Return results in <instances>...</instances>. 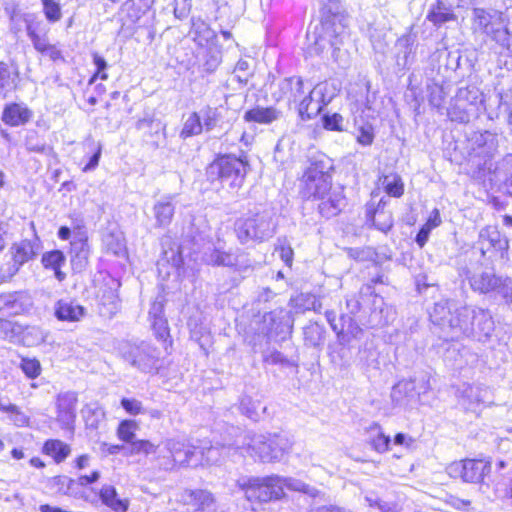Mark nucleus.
Listing matches in <instances>:
<instances>
[{
    "mask_svg": "<svg viewBox=\"0 0 512 512\" xmlns=\"http://www.w3.org/2000/svg\"><path fill=\"white\" fill-rule=\"evenodd\" d=\"M390 444V437L384 435L383 433H379L373 440H372V446L373 448L379 452L384 453L388 451Z\"/></svg>",
    "mask_w": 512,
    "mask_h": 512,
    "instance_id": "obj_58",
    "label": "nucleus"
},
{
    "mask_svg": "<svg viewBox=\"0 0 512 512\" xmlns=\"http://www.w3.org/2000/svg\"><path fill=\"white\" fill-rule=\"evenodd\" d=\"M82 413L86 426L91 429H97L105 419L104 409L96 402L87 404Z\"/></svg>",
    "mask_w": 512,
    "mask_h": 512,
    "instance_id": "obj_41",
    "label": "nucleus"
},
{
    "mask_svg": "<svg viewBox=\"0 0 512 512\" xmlns=\"http://www.w3.org/2000/svg\"><path fill=\"white\" fill-rule=\"evenodd\" d=\"M154 215L157 225L160 227L167 226L171 223L174 215L175 207L172 204L171 198L167 197L158 201L154 205Z\"/></svg>",
    "mask_w": 512,
    "mask_h": 512,
    "instance_id": "obj_36",
    "label": "nucleus"
},
{
    "mask_svg": "<svg viewBox=\"0 0 512 512\" xmlns=\"http://www.w3.org/2000/svg\"><path fill=\"white\" fill-rule=\"evenodd\" d=\"M121 406L130 415H139L143 413L142 403L134 398H123L121 400Z\"/></svg>",
    "mask_w": 512,
    "mask_h": 512,
    "instance_id": "obj_55",
    "label": "nucleus"
},
{
    "mask_svg": "<svg viewBox=\"0 0 512 512\" xmlns=\"http://www.w3.org/2000/svg\"><path fill=\"white\" fill-rule=\"evenodd\" d=\"M491 470L490 462L483 460H465L461 466V477L469 483L480 482Z\"/></svg>",
    "mask_w": 512,
    "mask_h": 512,
    "instance_id": "obj_21",
    "label": "nucleus"
},
{
    "mask_svg": "<svg viewBox=\"0 0 512 512\" xmlns=\"http://www.w3.org/2000/svg\"><path fill=\"white\" fill-rule=\"evenodd\" d=\"M411 381H416V392L418 397L421 394H425L426 392H428L431 388L430 377L427 374H421L411 379Z\"/></svg>",
    "mask_w": 512,
    "mask_h": 512,
    "instance_id": "obj_57",
    "label": "nucleus"
},
{
    "mask_svg": "<svg viewBox=\"0 0 512 512\" xmlns=\"http://www.w3.org/2000/svg\"><path fill=\"white\" fill-rule=\"evenodd\" d=\"M397 47L404 48L403 56L401 57L400 54H398L397 63H398V65L405 66L408 62V57L411 53V47L408 42V39H400L397 43Z\"/></svg>",
    "mask_w": 512,
    "mask_h": 512,
    "instance_id": "obj_60",
    "label": "nucleus"
},
{
    "mask_svg": "<svg viewBox=\"0 0 512 512\" xmlns=\"http://www.w3.org/2000/svg\"><path fill=\"white\" fill-rule=\"evenodd\" d=\"M373 133L370 128H361L357 141L362 145H370L373 142Z\"/></svg>",
    "mask_w": 512,
    "mask_h": 512,
    "instance_id": "obj_64",
    "label": "nucleus"
},
{
    "mask_svg": "<svg viewBox=\"0 0 512 512\" xmlns=\"http://www.w3.org/2000/svg\"><path fill=\"white\" fill-rule=\"evenodd\" d=\"M14 334V324L6 319L0 318V338L6 339Z\"/></svg>",
    "mask_w": 512,
    "mask_h": 512,
    "instance_id": "obj_61",
    "label": "nucleus"
},
{
    "mask_svg": "<svg viewBox=\"0 0 512 512\" xmlns=\"http://www.w3.org/2000/svg\"><path fill=\"white\" fill-rule=\"evenodd\" d=\"M19 72L16 67L0 61V99L7 98L17 89Z\"/></svg>",
    "mask_w": 512,
    "mask_h": 512,
    "instance_id": "obj_23",
    "label": "nucleus"
},
{
    "mask_svg": "<svg viewBox=\"0 0 512 512\" xmlns=\"http://www.w3.org/2000/svg\"><path fill=\"white\" fill-rule=\"evenodd\" d=\"M430 318L452 340L471 337L477 341H485L494 331V321L488 310L459 305L450 300L435 303Z\"/></svg>",
    "mask_w": 512,
    "mask_h": 512,
    "instance_id": "obj_1",
    "label": "nucleus"
},
{
    "mask_svg": "<svg viewBox=\"0 0 512 512\" xmlns=\"http://www.w3.org/2000/svg\"><path fill=\"white\" fill-rule=\"evenodd\" d=\"M237 485L244 492L246 500L251 503H268L285 496V492L281 490L279 475L243 477L237 481Z\"/></svg>",
    "mask_w": 512,
    "mask_h": 512,
    "instance_id": "obj_4",
    "label": "nucleus"
},
{
    "mask_svg": "<svg viewBox=\"0 0 512 512\" xmlns=\"http://www.w3.org/2000/svg\"><path fill=\"white\" fill-rule=\"evenodd\" d=\"M202 131L203 126L199 112H192L188 115L183 123V127L180 131V137L182 139H187L189 137L201 134Z\"/></svg>",
    "mask_w": 512,
    "mask_h": 512,
    "instance_id": "obj_44",
    "label": "nucleus"
},
{
    "mask_svg": "<svg viewBox=\"0 0 512 512\" xmlns=\"http://www.w3.org/2000/svg\"><path fill=\"white\" fill-rule=\"evenodd\" d=\"M71 266L73 271L82 272L88 265L90 254L87 240L79 238L71 242Z\"/></svg>",
    "mask_w": 512,
    "mask_h": 512,
    "instance_id": "obj_28",
    "label": "nucleus"
},
{
    "mask_svg": "<svg viewBox=\"0 0 512 512\" xmlns=\"http://www.w3.org/2000/svg\"><path fill=\"white\" fill-rule=\"evenodd\" d=\"M32 117V111L24 104L11 103L2 113V121L9 126L25 125Z\"/></svg>",
    "mask_w": 512,
    "mask_h": 512,
    "instance_id": "obj_22",
    "label": "nucleus"
},
{
    "mask_svg": "<svg viewBox=\"0 0 512 512\" xmlns=\"http://www.w3.org/2000/svg\"><path fill=\"white\" fill-rule=\"evenodd\" d=\"M276 229V223L270 211L255 213L236 222V230L241 242L248 240L263 241L271 238Z\"/></svg>",
    "mask_w": 512,
    "mask_h": 512,
    "instance_id": "obj_9",
    "label": "nucleus"
},
{
    "mask_svg": "<svg viewBox=\"0 0 512 512\" xmlns=\"http://www.w3.org/2000/svg\"><path fill=\"white\" fill-rule=\"evenodd\" d=\"M65 255L60 250H53L43 254L42 264L46 269H52L56 279L60 282L65 280L66 274L61 271V267L65 264Z\"/></svg>",
    "mask_w": 512,
    "mask_h": 512,
    "instance_id": "obj_32",
    "label": "nucleus"
},
{
    "mask_svg": "<svg viewBox=\"0 0 512 512\" xmlns=\"http://www.w3.org/2000/svg\"><path fill=\"white\" fill-rule=\"evenodd\" d=\"M43 4V11L46 18L51 22H56L61 19L62 13L58 2L54 0H41Z\"/></svg>",
    "mask_w": 512,
    "mask_h": 512,
    "instance_id": "obj_50",
    "label": "nucleus"
},
{
    "mask_svg": "<svg viewBox=\"0 0 512 512\" xmlns=\"http://www.w3.org/2000/svg\"><path fill=\"white\" fill-rule=\"evenodd\" d=\"M2 412L8 414L9 420L17 427L30 425V417L15 404L7 402Z\"/></svg>",
    "mask_w": 512,
    "mask_h": 512,
    "instance_id": "obj_45",
    "label": "nucleus"
},
{
    "mask_svg": "<svg viewBox=\"0 0 512 512\" xmlns=\"http://www.w3.org/2000/svg\"><path fill=\"white\" fill-rule=\"evenodd\" d=\"M24 374L34 379L40 375L41 365L37 359L23 358L20 365Z\"/></svg>",
    "mask_w": 512,
    "mask_h": 512,
    "instance_id": "obj_52",
    "label": "nucleus"
},
{
    "mask_svg": "<svg viewBox=\"0 0 512 512\" xmlns=\"http://www.w3.org/2000/svg\"><path fill=\"white\" fill-rule=\"evenodd\" d=\"M120 353L125 362L144 373H156L162 365L159 351L146 342L125 343Z\"/></svg>",
    "mask_w": 512,
    "mask_h": 512,
    "instance_id": "obj_8",
    "label": "nucleus"
},
{
    "mask_svg": "<svg viewBox=\"0 0 512 512\" xmlns=\"http://www.w3.org/2000/svg\"><path fill=\"white\" fill-rule=\"evenodd\" d=\"M165 448L170 453L175 464L197 467L202 462L198 457V448L177 439H167Z\"/></svg>",
    "mask_w": 512,
    "mask_h": 512,
    "instance_id": "obj_15",
    "label": "nucleus"
},
{
    "mask_svg": "<svg viewBox=\"0 0 512 512\" xmlns=\"http://www.w3.org/2000/svg\"><path fill=\"white\" fill-rule=\"evenodd\" d=\"M99 498L102 504L114 512H126L129 508V500L121 498L113 485L104 484L99 491Z\"/></svg>",
    "mask_w": 512,
    "mask_h": 512,
    "instance_id": "obj_26",
    "label": "nucleus"
},
{
    "mask_svg": "<svg viewBox=\"0 0 512 512\" xmlns=\"http://www.w3.org/2000/svg\"><path fill=\"white\" fill-rule=\"evenodd\" d=\"M70 452V446L58 439L47 440L43 446V453L52 457L56 463L63 462Z\"/></svg>",
    "mask_w": 512,
    "mask_h": 512,
    "instance_id": "obj_35",
    "label": "nucleus"
},
{
    "mask_svg": "<svg viewBox=\"0 0 512 512\" xmlns=\"http://www.w3.org/2000/svg\"><path fill=\"white\" fill-rule=\"evenodd\" d=\"M31 299L24 292L0 294V311L10 315L21 314L31 307Z\"/></svg>",
    "mask_w": 512,
    "mask_h": 512,
    "instance_id": "obj_19",
    "label": "nucleus"
},
{
    "mask_svg": "<svg viewBox=\"0 0 512 512\" xmlns=\"http://www.w3.org/2000/svg\"><path fill=\"white\" fill-rule=\"evenodd\" d=\"M166 264H169L174 270H178L183 264L180 247L175 243L170 246L168 250L163 251V256L158 261L159 271H161Z\"/></svg>",
    "mask_w": 512,
    "mask_h": 512,
    "instance_id": "obj_42",
    "label": "nucleus"
},
{
    "mask_svg": "<svg viewBox=\"0 0 512 512\" xmlns=\"http://www.w3.org/2000/svg\"><path fill=\"white\" fill-rule=\"evenodd\" d=\"M175 500L190 506L195 512H203L212 507L215 502L213 494L205 489H181L175 494Z\"/></svg>",
    "mask_w": 512,
    "mask_h": 512,
    "instance_id": "obj_16",
    "label": "nucleus"
},
{
    "mask_svg": "<svg viewBox=\"0 0 512 512\" xmlns=\"http://www.w3.org/2000/svg\"><path fill=\"white\" fill-rule=\"evenodd\" d=\"M292 448L290 439L281 434L245 433L234 449L263 463L280 461Z\"/></svg>",
    "mask_w": 512,
    "mask_h": 512,
    "instance_id": "obj_2",
    "label": "nucleus"
},
{
    "mask_svg": "<svg viewBox=\"0 0 512 512\" xmlns=\"http://www.w3.org/2000/svg\"><path fill=\"white\" fill-rule=\"evenodd\" d=\"M157 448L155 444L148 440H137L131 443L130 453L150 455L155 454Z\"/></svg>",
    "mask_w": 512,
    "mask_h": 512,
    "instance_id": "obj_51",
    "label": "nucleus"
},
{
    "mask_svg": "<svg viewBox=\"0 0 512 512\" xmlns=\"http://www.w3.org/2000/svg\"><path fill=\"white\" fill-rule=\"evenodd\" d=\"M239 409L242 414L254 421H257L260 419L261 415L266 412L267 408L260 400H255L250 396H244L240 400Z\"/></svg>",
    "mask_w": 512,
    "mask_h": 512,
    "instance_id": "obj_39",
    "label": "nucleus"
},
{
    "mask_svg": "<svg viewBox=\"0 0 512 512\" xmlns=\"http://www.w3.org/2000/svg\"><path fill=\"white\" fill-rule=\"evenodd\" d=\"M281 490L284 492V489L287 488L292 491H298L303 492L305 494H309L311 496L316 495V490L314 488H311L306 483L302 482L301 480L291 478V477H281Z\"/></svg>",
    "mask_w": 512,
    "mask_h": 512,
    "instance_id": "obj_47",
    "label": "nucleus"
},
{
    "mask_svg": "<svg viewBox=\"0 0 512 512\" xmlns=\"http://www.w3.org/2000/svg\"><path fill=\"white\" fill-rule=\"evenodd\" d=\"M7 12L11 21V30L17 33L21 30V27L18 25V22L24 21L26 23L27 35L30 38L34 48L41 54L48 56L52 60H57L61 57V52L56 48V46L49 43L47 35L38 34L32 25L28 21V15L22 14L17 11L15 8L12 10H8Z\"/></svg>",
    "mask_w": 512,
    "mask_h": 512,
    "instance_id": "obj_12",
    "label": "nucleus"
},
{
    "mask_svg": "<svg viewBox=\"0 0 512 512\" xmlns=\"http://www.w3.org/2000/svg\"><path fill=\"white\" fill-rule=\"evenodd\" d=\"M164 304L162 300L152 302L148 315L152 329L157 338L166 340L169 336L167 320L164 318Z\"/></svg>",
    "mask_w": 512,
    "mask_h": 512,
    "instance_id": "obj_24",
    "label": "nucleus"
},
{
    "mask_svg": "<svg viewBox=\"0 0 512 512\" xmlns=\"http://www.w3.org/2000/svg\"><path fill=\"white\" fill-rule=\"evenodd\" d=\"M85 315V309L75 301L59 300L55 305V316L58 320L75 322Z\"/></svg>",
    "mask_w": 512,
    "mask_h": 512,
    "instance_id": "obj_27",
    "label": "nucleus"
},
{
    "mask_svg": "<svg viewBox=\"0 0 512 512\" xmlns=\"http://www.w3.org/2000/svg\"><path fill=\"white\" fill-rule=\"evenodd\" d=\"M94 64L97 67L96 76H99L102 80L107 79V74L104 72L107 68L105 59L97 54L94 55Z\"/></svg>",
    "mask_w": 512,
    "mask_h": 512,
    "instance_id": "obj_63",
    "label": "nucleus"
},
{
    "mask_svg": "<svg viewBox=\"0 0 512 512\" xmlns=\"http://www.w3.org/2000/svg\"><path fill=\"white\" fill-rule=\"evenodd\" d=\"M327 88L326 83H320L313 89H309L308 94L299 103L298 112L302 119H311L317 116L323 107L330 102L331 96L325 97Z\"/></svg>",
    "mask_w": 512,
    "mask_h": 512,
    "instance_id": "obj_13",
    "label": "nucleus"
},
{
    "mask_svg": "<svg viewBox=\"0 0 512 512\" xmlns=\"http://www.w3.org/2000/svg\"><path fill=\"white\" fill-rule=\"evenodd\" d=\"M282 117V112L274 107L257 106L245 112L243 118L246 122L268 125Z\"/></svg>",
    "mask_w": 512,
    "mask_h": 512,
    "instance_id": "obj_29",
    "label": "nucleus"
},
{
    "mask_svg": "<svg viewBox=\"0 0 512 512\" xmlns=\"http://www.w3.org/2000/svg\"><path fill=\"white\" fill-rule=\"evenodd\" d=\"M138 424L134 420H123L118 426L117 436L124 442H131L135 436Z\"/></svg>",
    "mask_w": 512,
    "mask_h": 512,
    "instance_id": "obj_49",
    "label": "nucleus"
},
{
    "mask_svg": "<svg viewBox=\"0 0 512 512\" xmlns=\"http://www.w3.org/2000/svg\"><path fill=\"white\" fill-rule=\"evenodd\" d=\"M88 142L94 153L90 157L89 162L83 167L84 172L92 171L98 166L102 152V146L99 142H94L92 139H88Z\"/></svg>",
    "mask_w": 512,
    "mask_h": 512,
    "instance_id": "obj_53",
    "label": "nucleus"
},
{
    "mask_svg": "<svg viewBox=\"0 0 512 512\" xmlns=\"http://www.w3.org/2000/svg\"><path fill=\"white\" fill-rule=\"evenodd\" d=\"M203 130L210 132L216 128H222L223 116L220 108L206 106L199 112Z\"/></svg>",
    "mask_w": 512,
    "mask_h": 512,
    "instance_id": "obj_34",
    "label": "nucleus"
},
{
    "mask_svg": "<svg viewBox=\"0 0 512 512\" xmlns=\"http://www.w3.org/2000/svg\"><path fill=\"white\" fill-rule=\"evenodd\" d=\"M190 0H175L174 15L178 19H183L188 16L190 11Z\"/></svg>",
    "mask_w": 512,
    "mask_h": 512,
    "instance_id": "obj_59",
    "label": "nucleus"
},
{
    "mask_svg": "<svg viewBox=\"0 0 512 512\" xmlns=\"http://www.w3.org/2000/svg\"><path fill=\"white\" fill-rule=\"evenodd\" d=\"M460 0H438L437 8L428 15V20L435 25H442L448 21L454 20L455 16L450 9L453 4L459 5Z\"/></svg>",
    "mask_w": 512,
    "mask_h": 512,
    "instance_id": "obj_33",
    "label": "nucleus"
},
{
    "mask_svg": "<svg viewBox=\"0 0 512 512\" xmlns=\"http://www.w3.org/2000/svg\"><path fill=\"white\" fill-rule=\"evenodd\" d=\"M106 246L108 251L112 252L116 256H125L126 254V246L121 238H114L112 235L107 237Z\"/></svg>",
    "mask_w": 512,
    "mask_h": 512,
    "instance_id": "obj_54",
    "label": "nucleus"
},
{
    "mask_svg": "<svg viewBox=\"0 0 512 512\" xmlns=\"http://www.w3.org/2000/svg\"><path fill=\"white\" fill-rule=\"evenodd\" d=\"M40 249V240L37 237L32 240L24 239L14 243L10 248L12 263L8 264L6 268L2 267L0 269L1 281H8L15 276L22 265L38 255Z\"/></svg>",
    "mask_w": 512,
    "mask_h": 512,
    "instance_id": "obj_11",
    "label": "nucleus"
},
{
    "mask_svg": "<svg viewBox=\"0 0 512 512\" xmlns=\"http://www.w3.org/2000/svg\"><path fill=\"white\" fill-rule=\"evenodd\" d=\"M479 242L481 244V253L483 256L485 255V248H487L485 242L488 243L489 247L496 250H505L508 247L507 240L503 239L497 228L492 226H487L480 231Z\"/></svg>",
    "mask_w": 512,
    "mask_h": 512,
    "instance_id": "obj_31",
    "label": "nucleus"
},
{
    "mask_svg": "<svg viewBox=\"0 0 512 512\" xmlns=\"http://www.w3.org/2000/svg\"><path fill=\"white\" fill-rule=\"evenodd\" d=\"M385 192L393 197H400L404 192V185L399 175L389 174L380 179Z\"/></svg>",
    "mask_w": 512,
    "mask_h": 512,
    "instance_id": "obj_46",
    "label": "nucleus"
},
{
    "mask_svg": "<svg viewBox=\"0 0 512 512\" xmlns=\"http://www.w3.org/2000/svg\"><path fill=\"white\" fill-rule=\"evenodd\" d=\"M482 101V94L477 87H461L451 100L447 114L452 121L468 123L478 115Z\"/></svg>",
    "mask_w": 512,
    "mask_h": 512,
    "instance_id": "obj_7",
    "label": "nucleus"
},
{
    "mask_svg": "<svg viewBox=\"0 0 512 512\" xmlns=\"http://www.w3.org/2000/svg\"><path fill=\"white\" fill-rule=\"evenodd\" d=\"M342 124L343 117L338 113H334L332 115L327 114L323 116V125L328 130L341 131Z\"/></svg>",
    "mask_w": 512,
    "mask_h": 512,
    "instance_id": "obj_56",
    "label": "nucleus"
},
{
    "mask_svg": "<svg viewBox=\"0 0 512 512\" xmlns=\"http://www.w3.org/2000/svg\"><path fill=\"white\" fill-rule=\"evenodd\" d=\"M206 263L216 266H234L237 264V256L231 252L222 250L221 247H215L209 253H205Z\"/></svg>",
    "mask_w": 512,
    "mask_h": 512,
    "instance_id": "obj_38",
    "label": "nucleus"
},
{
    "mask_svg": "<svg viewBox=\"0 0 512 512\" xmlns=\"http://www.w3.org/2000/svg\"><path fill=\"white\" fill-rule=\"evenodd\" d=\"M466 279L474 292L496 293L506 304H512V278L498 276L493 271H468Z\"/></svg>",
    "mask_w": 512,
    "mask_h": 512,
    "instance_id": "obj_5",
    "label": "nucleus"
},
{
    "mask_svg": "<svg viewBox=\"0 0 512 512\" xmlns=\"http://www.w3.org/2000/svg\"><path fill=\"white\" fill-rule=\"evenodd\" d=\"M231 447L228 446H210L206 449L199 450L198 449V457L202 460L199 465H212L220 462L221 457L224 453L229 454Z\"/></svg>",
    "mask_w": 512,
    "mask_h": 512,
    "instance_id": "obj_43",
    "label": "nucleus"
},
{
    "mask_svg": "<svg viewBox=\"0 0 512 512\" xmlns=\"http://www.w3.org/2000/svg\"><path fill=\"white\" fill-rule=\"evenodd\" d=\"M472 29L487 36L501 48L512 53V33L508 29L509 20L502 11L493 8H474Z\"/></svg>",
    "mask_w": 512,
    "mask_h": 512,
    "instance_id": "obj_3",
    "label": "nucleus"
},
{
    "mask_svg": "<svg viewBox=\"0 0 512 512\" xmlns=\"http://www.w3.org/2000/svg\"><path fill=\"white\" fill-rule=\"evenodd\" d=\"M373 225L382 232H387L393 226V218L390 212L377 209L372 217Z\"/></svg>",
    "mask_w": 512,
    "mask_h": 512,
    "instance_id": "obj_48",
    "label": "nucleus"
},
{
    "mask_svg": "<svg viewBox=\"0 0 512 512\" xmlns=\"http://www.w3.org/2000/svg\"><path fill=\"white\" fill-rule=\"evenodd\" d=\"M78 398L74 392L60 393L55 401L56 421L64 430L73 432Z\"/></svg>",
    "mask_w": 512,
    "mask_h": 512,
    "instance_id": "obj_14",
    "label": "nucleus"
},
{
    "mask_svg": "<svg viewBox=\"0 0 512 512\" xmlns=\"http://www.w3.org/2000/svg\"><path fill=\"white\" fill-rule=\"evenodd\" d=\"M265 331L270 334L290 333L293 319L289 311L283 308L275 309L263 316Z\"/></svg>",
    "mask_w": 512,
    "mask_h": 512,
    "instance_id": "obj_18",
    "label": "nucleus"
},
{
    "mask_svg": "<svg viewBox=\"0 0 512 512\" xmlns=\"http://www.w3.org/2000/svg\"><path fill=\"white\" fill-rule=\"evenodd\" d=\"M323 162L312 163L302 177V193L310 199H321L331 190V175Z\"/></svg>",
    "mask_w": 512,
    "mask_h": 512,
    "instance_id": "obj_10",
    "label": "nucleus"
},
{
    "mask_svg": "<svg viewBox=\"0 0 512 512\" xmlns=\"http://www.w3.org/2000/svg\"><path fill=\"white\" fill-rule=\"evenodd\" d=\"M290 305L297 313L306 310L319 311L321 309L320 301L312 294L301 293L290 299Z\"/></svg>",
    "mask_w": 512,
    "mask_h": 512,
    "instance_id": "obj_40",
    "label": "nucleus"
},
{
    "mask_svg": "<svg viewBox=\"0 0 512 512\" xmlns=\"http://www.w3.org/2000/svg\"><path fill=\"white\" fill-rule=\"evenodd\" d=\"M279 87L282 93L281 97L286 99L289 104H295L299 110V103L306 96L303 80L296 76L285 78Z\"/></svg>",
    "mask_w": 512,
    "mask_h": 512,
    "instance_id": "obj_20",
    "label": "nucleus"
},
{
    "mask_svg": "<svg viewBox=\"0 0 512 512\" xmlns=\"http://www.w3.org/2000/svg\"><path fill=\"white\" fill-rule=\"evenodd\" d=\"M319 200V212L326 218L336 216L343 209L346 203L341 190H330L324 198Z\"/></svg>",
    "mask_w": 512,
    "mask_h": 512,
    "instance_id": "obj_25",
    "label": "nucleus"
},
{
    "mask_svg": "<svg viewBox=\"0 0 512 512\" xmlns=\"http://www.w3.org/2000/svg\"><path fill=\"white\" fill-rule=\"evenodd\" d=\"M498 148L497 135L490 132H476L471 138V149L474 157L490 159Z\"/></svg>",
    "mask_w": 512,
    "mask_h": 512,
    "instance_id": "obj_17",
    "label": "nucleus"
},
{
    "mask_svg": "<svg viewBox=\"0 0 512 512\" xmlns=\"http://www.w3.org/2000/svg\"><path fill=\"white\" fill-rule=\"evenodd\" d=\"M483 390L478 386H466L461 395V405L468 411H476L477 407L483 402Z\"/></svg>",
    "mask_w": 512,
    "mask_h": 512,
    "instance_id": "obj_37",
    "label": "nucleus"
},
{
    "mask_svg": "<svg viewBox=\"0 0 512 512\" xmlns=\"http://www.w3.org/2000/svg\"><path fill=\"white\" fill-rule=\"evenodd\" d=\"M391 397L399 405H408L418 398L416 381L401 380L392 389Z\"/></svg>",
    "mask_w": 512,
    "mask_h": 512,
    "instance_id": "obj_30",
    "label": "nucleus"
},
{
    "mask_svg": "<svg viewBox=\"0 0 512 512\" xmlns=\"http://www.w3.org/2000/svg\"><path fill=\"white\" fill-rule=\"evenodd\" d=\"M247 164L240 158L225 155L213 161L207 168L211 181L220 180L230 188H239L244 182Z\"/></svg>",
    "mask_w": 512,
    "mask_h": 512,
    "instance_id": "obj_6",
    "label": "nucleus"
},
{
    "mask_svg": "<svg viewBox=\"0 0 512 512\" xmlns=\"http://www.w3.org/2000/svg\"><path fill=\"white\" fill-rule=\"evenodd\" d=\"M26 148L31 152L37 153H50L52 151L51 147L44 143H34L31 138L26 140Z\"/></svg>",
    "mask_w": 512,
    "mask_h": 512,
    "instance_id": "obj_62",
    "label": "nucleus"
}]
</instances>
